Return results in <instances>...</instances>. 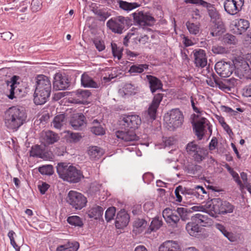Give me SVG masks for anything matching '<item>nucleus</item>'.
I'll list each match as a JSON object with an SVG mask.
<instances>
[{
	"label": "nucleus",
	"mask_w": 251,
	"mask_h": 251,
	"mask_svg": "<svg viewBox=\"0 0 251 251\" xmlns=\"http://www.w3.org/2000/svg\"><path fill=\"white\" fill-rule=\"evenodd\" d=\"M27 114L23 108L18 106H12L4 112L3 121L6 129L15 132L26 123Z\"/></svg>",
	"instance_id": "nucleus-1"
},
{
	"label": "nucleus",
	"mask_w": 251,
	"mask_h": 251,
	"mask_svg": "<svg viewBox=\"0 0 251 251\" xmlns=\"http://www.w3.org/2000/svg\"><path fill=\"white\" fill-rule=\"evenodd\" d=\"M36 88L34 94V102L36 105L45 103L50 97L51 85L49 78L43 75L36 78Z\"/></svg>",
	"instance_id": "nucleus-2"
},
{
	"label": "nucleus",
	"mask_w": 251,
	"mask_h": 251,
	"mask_svg": "<svg viewBox=\"0 0 251 251\" xmlns=\"http://www.w3.org/2000/svg\"><path fill=\"white\" fill-rule=\"evenodd\" d=\"M56 170L60 178L70 183H77L83 177L81 171L70 163H58Z\"/></svg>",
	"instance_id": "nucleus-3"
},
{
	"label": "nucleus",
	"mask_w": 251,
	"mask_h": 251,
	"mask_svg": "<svg viewBox=\"0 0 251 251\" xmlns=\"http://www.w3.org/2000/svg\"><path fill=\"white\" fill-rule=\"evenodd\" d=\"M204 7L207 9L211 21L215 24L211 29L210 34L214 37L220 36L225 32V28L223 23L219 21L221 18L220 13L214 5L210 3L207 2Z\"/></svg>",
	"instance_id": "nucleus-4"
},
{
	"label": "nucleus",
	"mask_w": 251,
	"mask_h": 251,
	"mask_svg": "<svg viewBox=\"0 0 251 251\" xmlns=\"http://www.w3.org/2000/svg\"><path fill=\"white\" fill-rule=\"evenodd\" d=\"M128 17L119 16L112 17L106 22V26L112 32L121 34L131 25Z\"/></svg>",
	"instance_id": "nucleus-5"
},
{
	"label": "nucleus",
	"mask_w": 251,
	"mask_h": 251,
	"mask_svg": "<svg viewBox=\"0 0 251 251\" xmlns=\"http://www.w3.org/2000/svg\"><path fill=\"white\" fill-rule=\"evenodd\" d=\"M182 112L178 108L172 109L164 116V121L170 130L179 127L183 122Z\"/></svg>",
	"instance_id": "nucleus-6"
},
{
	"label": "nucleus",
	"mask_w": 251,
	"mask_h": 251,
	"mask_svg": "<svg viewBox=\"0 0 251 251\" xmlns=\"http://www.w3.org/2000/svg\"><path fill=\"white\" fill-rule=\"evenodd\" d=\"M235 75L240 78L242 77L251 79V70L249 63L241 57H237L232 60Z\"/></svg>",
	"instance_id": "nucleus-7"
},
{
	"label": "nucleus",
	"mask_w": 251,
	"mask_h": 251,
	"mask_svg": "<svg viewBox=\"0 0 251 251\" xmlns=\"http://www.w3.org/2000/svg\"><path fill=\"white\" fill-rule=\"evenodd\" d=\"M66 201L75 210H81L86 205L87 198L81 193L71 190L66 197Z\"/></svg>",
	"instance_id": "nucleus-8"
},
{
	"label": "nucleus",
	"mask_w": 251,
	"mask_h": 251,
	"mask_svg": "<svg viewBox=\"0 0 251 251\" xmlns=\"http://www.w3.org/2000/svg\"><path fill=\"white\" fill-rule=\"evenodd\" d=\"M211 201L213 204L211 210L215 214L225 215L233 211L234 205L227 201H223L220 198L213 199Z\"/></svg>",
	"instance_id": "nucleus-9"
},
{
	"label": "nucleus",
	"mask_w": 251,
	"mask_h": 251,
	"mask_svg": "<svg viewBox=\"0 0 251 251\" xmlns=\"http://www.w3.org/2000/svg\"><path fill=\"white\" fill-rule=\"evenodd\" d=\"M120 124L125 129L135 130L141 124L140 117L136 114H123L121 116Z\"/></svg>",
	"instance_id": "nucleus-10"
},
{
	"label": "nucleus",
	"mask_w": 251,
	"mask_h": 251,
	"mask_svg": "<svg viewBox=\"0 0 251 251\" xmlns=\"http://www.w3.org/2000/svg\"><path fill=\"white\" fill-rule=\"evenodd\" d=\"M133 20L135 23L141 26H152L154 25L155 20L150 13L138 11L132 14Z\"/></svg>",
	"instance_id": "nucleus-11"
},
{
	"label": "nucleus",
	"mask_w": 251,
	"mask_h": 251,
	"mask_svg": "<svg viewBox=\"0 0 251 251\" xmlns=\"http://www.w3.org/2000/svg\"><path fill=\"white\" fill-rule=\"evenodd\" d=\"M215 70L221 77H227L234 72L233 62L218 61L215 65Z\"/></svg>",
	"instance_id": "nucleus-12"
},
{
	"label": "nucleus",
	"mask_w": 251,
	"mask_h": 251,
	"mask_svg": "<svg viewBox=\"0 0 251 251\" xmlns=\"http://www.w3.org/2000/svg\"><path fill=\"white\" fill-rule=\"evenodd\" d=\"M244 4V0H226L224 7L226 12L234 15L240 11Z\"/></svg>",
	"instance_id": "nucleus-13"
},
{
	"label": "nucleus",
	"mask_w": 251,
	"mask_h": 251,
	"mask_svg": "<svg viewBox=\"0 0 251 251\" xmlns=\"http://www.w3.org/2000/svg\"><path fill=\"white\" fill-rule=\"evenodd\" d=\"M70 86V81L68 76L61 73H56L53 77V88L55 90L67 89Z\"/></svg>",
	"instance_id": "nucleus-14"
},
{
	"label": "nucleus",
	"mask_w": 251,
	"mask_h": 251,
	"mask_svg": "<svg viewBox=\"0 0 251 251\" xmlns=\"http://www.w3.org/2000/svg\"><path fill=\"white\" fill-rule=\"evenodd\" d=\"M126 130H117L115 132L116 137L127 144L137 141L138 137L136 135L135 130L129 129Z\"/></svg>",
	"instance_id": "nucleus-15"
},
{
	"label": "nucleus",
	"mask_w": 251,
	"mask_h": 251,
	"mask_svg": "<svg viewBox=\"0 0 251 251\" xmlns=\"http://www.w3.org/2000/svg\"><path fill=\"white\" fill-rule=\"evenodd\" d=\"M70 124L74 130H82L86 124V118L82 113H75L72 115Z\"/></svg>",
	"instance_id": "nucleus-16"
},
{
	"label": "nucleus",
	"mask_w": 251,
	"mask_h": 251,
	"mask_svg": "<svg viewBox=\"0 0 251 251\" xmlns=\"http://www.w3.org/2000/svg\"><path fill=\"white\" fill-rule=\"evenodd\" d=\"M59 138L57 133L49 130L42 132L40 141L41 143L46 147L57 142Z\"/></svg>",
	"instance_id": "nucleus-17"
},
{
	"label": "nucleus",
	"mask_w": 251,
	"mask_h": 251,
	"mask_svg": "<svg viewBox=\"0 0 251 251\" xmlns=\"http://www.w3.org/2000/svg\"><path fill=\"white\" fill-rule=\"evenodd\" d=\"M194 64L198 68H204L207 63V57L205 51L202 49H196L193 50Z\"/></svg>",
	"instance_id": "nucleus-18"
},
{
	"label": "nucleus",
	"mask_w": 251,
	"mask_h": 251,
	"mask_svg": "<svg viewBox=\"0 0 251 251\" xmlns=\"http://www.w3.org/2000/svg\"><path fill=\"white\" fill-rule=\"evenodd\" d=\"M162 215L167 223L174 226H176L179 221V217L176 211H174L169 208H166L163 211Z\"/></svg>",
	"instance_id": "nucleus-19"
},
{
	"label": "nucleus",
	"mask_w": 251,
	"mask_h": 251,
	"mask_svg": "<svg viewBox=\"0 0 251 251\" xmlns=\"http://www.w3.org/2000/svg\"><path fill=\"white\" fill-rule=\"evenodd\" d=\"M130 220L129 215L125 209H121L117 214L115 219V226L118 229L123 228L127 226Z\"/></svg>",
	"instance_id": "nucleus-20"
},
{
	"label": "nucleus",
	"mask_w": 251,
	"mask_h": 251,
	"mask_svg": "<svg viewBox=\"0 0 251 251\" xmlns=\"http://www.w3.org/2000/svg\"><path fill=\"white\" fill-rule=\"evenodd\" d=\"M208 120L205 118H201L196 122L192 123L193 126V130L195 131L196 135L199 139L202 138L204 133L206 125L207 124Z\"/></svg>",
	"instance_id": "nucleus-21"
},
{
	"label": "nucleus",
	"mask_w": 251,
	"mask_h": 251,
	"mask_svg": "<svg viewBox=\"0 0 251 251\" xmlns=\"http://www.w3.org/2000/svg\"><path fill=\"white\" fill-rule=\"evenodd\" d=\"M183 202L186 204H193L196 200L199 199V193L196 191L195 187L194 188H188L184 187Z\"/></svg>",
	"instance_id": "nucleus-22"
},
{
	"label": "nucleus",
	"mask_w": 251,
	"mask_h": 251,
	"mask_svg": "<svg viewBox=\"0 0 251 251\" xmlns=\"http://www.w3.org/2000/svg\"><path fill=\"white\" fill-rule=\"evenodd\" d=\"M73 102L76 104L83 103L91 96V93L88 90L78 89L73 92Z\"/></svg>",
	"instance_id": "nucleus-23"
},
{
	"label": "nucleus",
	"mask_w": 251,
	"mask_h": 251,
	"mask_svg": "<svg viewBox=\"0 0 251 251\" xmlns=\"http://www.w3.org/2000/svg\"><path fill=\"white\" fill-rule=\"evenodd\" d=\"M146 78L149 82V87L152 93H154L157 90H163V84L159 78L151 75H147Z\"/></svg>",
	"instance_id": "nucleus-24"
},
{
	"label": "nucleus",
	"mask_w": 251,
	"mask_h": 251,
	"mask_svg": "<svg viewBox=\"0 0 251 251\" xmlns=\"http://www.w3.org/2000/svg\"><path fill=\"white\" fill-rule=\"evenodd\" d=\"M29 153L30 156L33 157L40 158L43 159L48 158L49 153L45 151L44 148L38 145L32 146Z\"/></svg>",
	"instance_id": "nucleus-25"
},
{
	"label": "nucleus",
	"mask_w": 251,
	"mask_h": 251,
	"mask_svg": "<svg viewBox=\"0 0 251 251\" xmlns=\"http://www.w3.org/2000/svg\"><path fill=\"white\" fill-rule=\"evenodd\" d=\"M192 220L195 222L199 226H209L212 224V219L207 215H203L200 213L196 214L192 217Z\"/></svg>",
	"instance_id": "nucleus-26"
},
{
	"label": "nucleus",
	"mask_w": 251,
	"mask_h": 251,
	"mask_svg": "<svg viewBox=\"0 0 251 251\" xmlns=\"http://www.w3.org/2000/svg\"><path fill=\"white\" fill-rule=\"evenodd\" d=\"M19 79V76L17 75L13 76L10 81H7V86H9L10 88L9 89V94L7 95L8 98L10 100H13L16 98L15 94L17 93V91H20L19 89H17V85L19 84V83L17 82Z\"/></svg>",
	"instance_id": "nucleus-27"
},
{
	"label": "nucleus",
	"mask_w": 251,
	"mask_h": 251,
	"mask_svg": "<svg viewBox=\"0 0 251 251\" xmlns=\"http://www.w3.org/2000/svg\"><path fill=\"white\" fill-rule=\"evenodd\" d=\"M158 251H180V246L176 241H166L161 244Z\"/></svg>",
	"instance_id": "nucleus-28"
},
{
	"label": "nucleus",
	"mask_w": 251,
	"mask_h": 251,
	"mask_svg": "<svg viewBox=\"0 0 251 251\" xmlns=\"http://www.w3.org/2000/svg\"><path fill=\"white\" fill-rule=\"evenodd\" d=\"M216 229H218L223 235L229 241L234 242L237 241V237L232 232L227 231L226 227L221 224L217 223L215 225Z\"/></svg>",
	"instance_id": "nucleus-29"
},
{
	"label": "nucleus",
	"mask_w": 251,
	"mask_h": 251,
	"mask_svg": "<svg viewBox=\"0 0 251 251\" xmlns=\"http://www.w3.org/2000/svg\"><path fill=\"white\" fill-rule=\"evenodd\" d=\"M79 245L77 242L68 241L66 243L58 246L56 251H77Z\"/></svg>",
	"instance_id": "nucleus-30"
},
{
	"label": "nucleus",
	"mask_w": 251,
	"mask_h": 251,
	"mask_svg": "<svg viewBox=\"0 0 251 251\" xmlns=\"http://www.w3.org/2000/svg\"><path fill=\"white\" fill-rule=\"evenodd\" d=\"M186 229L188 233L192 236L196 237L201 232V228L194 221L188 223L186 225Z\"/></svg>",
	"instance_id": "nucleus-31"
},
{
	"label": "nucleus",
	"mask_w": 251,
	"mask_h": 251,
	"mask_svg": "<svg viewBox=\"0 0 251 251\" xmlns=\"http://www.w3.org/2000/svg\"><path fill=\"white\" fill-rule=\"evenodd\" d=\"M103 212V208L100 206L95 205L90 208L87 212L88 216L90 218L95 219H100Z\"/></svg>",
	"instance_id": "nucleus-32"
},
{
	"label": "nucleus",
	"mask_w": 251,
	"mask_h": 251,
	"mask_svg": "<svg viewBox=\"0 0 251 251\" xmlns=\"http://www.w3.org/2000/svg\"><path fill=\"white\" fill-rule=\"evenodd\" d=\"M208 155V151L206 149L201 147L200 150H197L191 155L192 159L197 163L202 162Z\"/></svg>",
	"instance_id": "nucleus-33"
},
{
	"label": "nucleus",
	"mask_w": 251,
	"mask_h": 251,
	"mask_svg": "<svg viewBox=\"0 0 251 251\" xmlns=\"http://www.w3.org/2000/svg\"><path fill=\"white\" fill-rule=\"evenodd\" d=\"M92 12L97 16L98 20L104 22L111 16V13L105 9H99L97 7H92Z\"/></svg>",
	"instance_id": "nucleus-34"
},
{
	"label": "nucleus",
	"mask_w": 251,
	"mask_h": 251,
	"mask_svg": "<svg viewBox=\"0 0 251 251\" xmlns=\"http://www.w3.org/2000/svg\"><path fill=\"white\" fill-rule=\"evenodd\" d=\"M81 85L84 87L96 88L98 87V84L88 75L84 73L81 77Z\"/></svg>",
	"instance_id": "nucleus-35"
},
{
	"label": "nucleus",
	"mask_w": 251,
	"mask_h": 251,
	"mask_svg": "<svg viewBox=\"0 0 251 251\" xmlns=\"http://www.w3.org/2000/svg\"><path fill=\"white\" fill-rule=\"evenodd\" d=\"M119 7L125 11H129L138 7L140 4L137 2H128L122 0H117Z\"/></svg>",
	"instance_id": "nucleus-36"
},
{
	"label": "nucleus",
	"mask_w": 251,
	"mask_h": 251,
	"mask_svg": "<svg viewBox=\"0 0 251 251\" xmlns=\"http://www.w3.org/2000/svg\"><path fill=\"white\" fill-rule=\"evenodd\" d=\"M88 153L91 159L97 160L102 155L103 151L100 147L93 146L90 147Z\"/></svg>",
	"instance_id": "nucleus-37"
},
{
	"label": "nucleus",
	"mask_w": 251,
	"mask_h": 251,
	"mask_svg": "<svg viewBox=\"0 0 251 251\" xmlns=\"http://www.w3.org/2000/svg\"><path fill=\"white\" fill-rule=\"evenodd\" d=\"M235 26L237 29L236 33L238 34H242L243 33L246 32L249 27L250 23L246 20L240 19L236 23Z\"/></svg>",
	"instance_id": "nucleus-38"
},
{
	"label": "nucleus",
	"mask_w": 251,
	"mask_h": 251,
	"mask_svg": "<svg viewBox=\"0 0 251 251\" xmlns=\"http://www.w3.org/2000/svg\"><path fill=\"white\" fill-rule=\"evenodd\" d=\"M67 221L70 225L75 227H82L84 225L82 219L76 215L68 217Z\"/></svg>",
	"instance_id": "nucleus-39"
},
{
	"label": "nucleus",
	"mask_w": 251,
	"mask_h": 251,
	"mask_svg": "<svg viewBox=\"0 0 251 251\" xmlns=\"http://www.w3.org/2000/svg\"><path fill=\"white\" fill-rule=\"evenodd\" d=\"M65 123V115L64 114H59L54 117L52 125L55 128L61 129Z\"/></svg>",
	"instance_id": "nucleus-40"
},
{
	"label": "nucleus",
	"mask_w": 251,
	"mask_h": 251,
	"mask_svg": "<svg viewBox=\"0 0 251 251\" xmlns=\"http://www.w3.org/2000/svg\"><path fill=\"white\" fill-rule=\"evenodd\" d=\"M186 26L190 34L197 35L200 31V24L199 22L196 23L188 21L186 23Z\"/></svg>",
	"instance_id": "nucleus-41"
},
{
	"label": "nucleus",
	"mask_w": 251,
	"mask_h": 251,
	"mask_svg": "<svg viewBox=\"0 0 251 251\" xmlns=\"http://www.w3.org/2000/svg\"><path fill=\"white\" fill-rule=\"evenodd\" d=\"M148 68L149 65L146 64L133 65L130 67L128 72L131 74H140Z\"/></svg>",
	"instance_id": "nucleus-42"
},
{
	"label": "nucleus",
	"mask_w": 251,
	"mask_h": 251,
	"mask_svg": "<svg viewBox=\"0 0 251 251\" xmlns=\"http://www.w3.org/2000/svg\"><path fill=\"white\" fill-rule=\"evenodd\" d=\"M201 168L200 165L190 164L185 167V171L190 175H196L201 172Z\"/></svg>",
	"instance_id": "nucleus-43"
},
{
	"label": "nucleus",
	"mask_w": 251,
	"mask_h": 251,
	"mask_svg": "<svg viewBox=\"0 0 251 251\" xmlns=\"http://www.w3.org/2000/svg\"><path fill=\"white\" fill-rule=\"evenodd\" d=\"M39 172L43 175L51 176L53 174V168L51 165H43L39 167Z\"/></svg>",
	"instance_id": "nucleus-44"
},
{
	"label": "nucleus",
	"mask_w": 251,
	"mask_h": 251,
	"mask_svg": "<svg viewBox=\"0 0 251 251\" xmlns=\"http://www.w3.org/2000/svg\"><path fill=\"white\" fill-rule=\"evenodd\" d=\"M178 216L182 221H185L189 219L190 213L187 211V209L183 207L177 208L176 210Z\"/></svg>",
	"instance_id": "nucleus-45"
},
{
	"label": "nucleus",
	"mask_w": 251,
	"mask_h": 251,
	"mask_svg": "<svg viewBox=\"0 0 251 251\" xmlns=\"http://www.w3.org/2000/svg\"><path fill=\"white\" fill-rule=\"evenodd\" d=\"M163 222L159 217H155L151 221L149 227L151 231H156L160 228L162 226Z\"/></svg>",
	"instance_id": "nucleus-46"
},
{
	"label": "nucleus",
	"mask_w": 251,
	"mask_h": 251,
	"mask_svg": "<svg viewBox=\"0 0 251 251\" xmlns=\"http://www.w3.org/2000/svg\"><path fill=\"white\" fill-rule=\"evenodd\" d=\"M225 80L226 86V90L227 91H231L232 89L236 87L238 84V82L239 81L238 79L234 77H231Z\"/></svg>",
	"instance_id": "nucleus-47"
},
{
	"label": "nucleus",
	"mask_w": 251,
	"mask_h": 251,
	"mask_svg": "<svg viewBox=\"0 0 251 251\" xmlns=\"http://www.w3.org/2000/svg\"><path fill=\"white\" fill-rule=\"evenodd\" d=\"M201 148V147L196 144L195 141H193L187 144L186 150L188 154L191 156L196 151L200 150Z\"/></svg>",
	"instance_id": "nucleus-48"
},
{
	"label": "nucleus",
	"mask_w": 251,
	"mask_h": 251,
	"mask_svg": "<svg viewBox=\"0 0 251 251\" xmlns=\"http://www.w3.org/2000/svg\"><path fill=\"white\" fill-rule=\"evenodd\" d=\"M184 191H185L184 187L181 185H179L175 189V193L176 197V201L177 202L183 201Z\"/></svg>",
	"instance_id": "nucleus-49"
},
{
	"label": "nucleus",
	"mask_w": 251,
	"mask_h": 251,
	"mask_svg": "<svg viewBox=\"0 0 251 251\" xmlns=\"http://www.w3.org/2000/svg\"><path fill=\"white\" fill-rule=\"evenodd\" d=\"M7 235L10 239L11 245L16 251H20V246L16 243L15 240V237L16 236L15 232L13 230H10Z\"/></svg>",
	"instance_id": "nucleus-50"
},
{
	"label": "nucleus",
	"mask_w": 251,
	"mask_h": 251,
	"mask_svg": "<svg viewBox=\"0 0 251 251\" xmlns=\"http://www.w3.org/2000/svg\"><path fill=\"white\" fill-rule=\"evenodd\" d=\"M135 88V86L133 84L131 83H126L123 87L124 92L125 95H134L136 93Z\"/></svg>",
	"instance_id": "nucleus-51"
},
{
	"label": "nucleus",
	"mask_w": 251,
	"mask_h": 251,
	"mask_svg": "<svg viewBox=\"0 0 251 251\" xmlns=\"http://www.w3.org/2000/svg\"><path fill=\"white\" fill-rule=\"evenodd\" d=\"M116 213V208L112 206L109 207L105 213V218L107 222L113 219Z\"/></svg>",
	"instance_id": "nucleus-52"
},
{
	"label": "nucleus",
	"mask_w": 251,
	"mask_h": 251,
	"mask_svg": "<svg viewBox=\"0 0 251 251\" xmlns=\"http://www.w3.org/2000/svg\"><path fill=\"white\" fill-rule=\"evenodd\" d=\"M223 41L226 44L235 45L237 42V39L235 36L231 34L226 33L224 36Z\"/></svg>",
	"instance_id": "nucleus-53"
},
{
	"label": "nucleus",
	"mask_w": 251,
	"mask_h": 251,
	"mask_svg": "<svg viewBox=\"0 0 251 251\" xmlns=\"http://www.w3.org/2000/svg\"><path fill=\"white\" fill-rule=\"evenodd\" d=\"M158 107L159 105L155 104L153 103H151L149 107L148 110V114L151 117V118L153 120L155 119L156 114Z\"/></svg>",
	"instance_id": "nucleus-54"
},
{
	"label": "nucleus",
	"mask_w": 251,
	"mask_h": 251,
	"mask_svg": "<svg viewBox=\"0 0 251 251\" xmlns=\"http://www.w3.org/2000/svg\"><path fill=\"white\" fill-rule=\"evenodd\" d=\"M112 52L114 57H117L118 60L121 59L122 57V50L119 48H117L116 44H111Z\"/></svg>",
	"instance_id": "nucleus-55"
},
{
	"label": "nucleus",
	"mask_w": 251,
	"mask_h": 251,
	"mask_svg": "<svg viewBox=\"0 0 251 251\" xmlns=\"http://www.w3.org/2000/svg\"><path fill=\"white\" fill-rule=\"evenodd\" d=\"M91 131L96 135H102L105 133L104 128L100 125L91 127Z\"/></svg>",
	"instance_id": "nucleus-56"
},
{
	"label": "nucleus",
	"mask_w": 251,
	"mask_h": 251,
	"mask_svg": "<svg viewBox=\"0 0 251 251\" xmlns=\"http://www.w3.org/2000/svg\"><path fill=\"white\" fill-rule=\"evenodd\" d=\"M69 138L71 142L76 143L80 140L82 136L80 133L71 132L69 133Z\"/></svg>",
	"instance_id": "nucleus-57"
},
{
	"label": "nucleus",
	"mask_w": 251,
	"mask_h": 251,
	"mask_svg": "<svg viewBox=\"0 0 251 251\" xmlns=\"http://www.w3.org/2000/svg\"><path fill=\"white\" fill-rule=\"evenodd\" d=\"M94 43L95 47L99 51H101L105 49V45L103 41L96 39L94 41Z\"/></svg>",
	"instance_id": "nucleus-58"
},
{
	"label": "nucleus",
	"mask_w": 251,
	"mask_h": 251,
	"mask_svg": "<svg viewBox=\"0 0 251 251\" xmlns=\"http://www.w3.org/2000/svg\"><path fill=\"white\" fill-rule=\"evenodd\" d=\"M163 94L162 93H157L154 94L151 103L159 106L160 102L163 99Z\"/></svg>",
	"instance_id": "nucleus-59"
},
{
	"label": "nucleus",
	"mask_w": 251,
	"mask_h": 251,
	"mask_svg": "<svg viewBox=\"0 0 251 251\" xmlns=\"http://www.w3.org/2000/svg\"><path fill=\"white\" fill-rule=\"evenodd\" d=\"M212 51L215 54H223L226 52V49L222 46H215L212 47Z\"/></svg>",
	"instance_id": "nucleus-60"
},
{
	"label": "nucleus",
	"mask_w": 251,
	"mask_h": 251,
	"mask_svg": "<svg viewBox=\"0 0 251 251\" xmlns=\"http://www.w3.org/2000/svg\"><path fill=\"white\" fill-rule=\"evenodd\" d=\"M143 179L145 183L149 184L154 178V176L151 173H146L143 176Z\"/></svg>",
	"instance_id": "nucleus-61"
},
{
	"label": "nucleus",
	"mask_w": 251,
	"mask_h": 251,
	"mask_svg": "<svg viewBox=\"0 0 251 251\" xmlns=\"http://www.w3.org/2000/svg\"><path fill=\"white\" fill-rule=\"evenodd\" d=\"M230 175L233 178L234 181L239 186L240 188H243L244 187V185L240 179L238 174L236 173L235 171H234L233 173H231Z\"/></svg>",
	"instance_id": "nucleus-62"
},
{
	"label": "nucleus",
	"mask_w": 251,
	"mask_h": 251,
	"mask_svg": "<svg viewBox=\"0 0 251 251\" xmlns=\"http://www.w3.org/2000/svg\"><path fill=\"white\" fill-rule=\"evenodd\" d=\"M192 17L194 22H197L199 21L201 18L200 10L198 9H194L192 11Z\"/></svg>",
	"instance_id": "nucleus-63"
},
{
	"label": "nucleus",
	"mask_w": 251,
	"mask_h": 251,
	"mask_svg": "<svg viewBox=\"0 0 251 251\" xmlns=\"http://www.w3.org/2000/svg\"><path fill=\"white\" fill-rule=\"evenodd\" d=\"M50 185L46 182H42L41 185H38V189L40 193L42 195L46 193Z\"/></svg>",
	"instance_id": "nucleus-64"
}]
</instances>
